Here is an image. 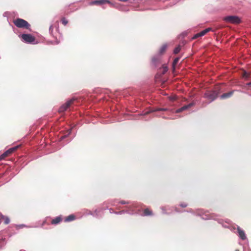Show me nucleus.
Here are the masks:
<instances>
[{
    "label": "nucleus",
    "mask_w": 251,
    "mask_h": 251,
    "mask_svg": "<svg viewBox=\"0 0 251 251\" xmlns=\"http://www.w3.org/2000/svg\"><path fill=\"white\" fill-rule=\"evenodd\" d=\"M106 3H109V1L107 0H97L91 2L90 5H102Z\"/></svg>",
    "instance_id": "6e6552de"
},
{
    "label": "nucleus",
    "mask_w": 251,
    "mask_h": 251,
    "mask_svg": "<svg viewBox=\"0 0 251 251\" xmlns=\"http://www.w3.org/2000/svg\"><path fill=\"white\" fill-rule=\"evenodd\" d=\"M62 221V218L61 216H58L54 219H52L51 221V224L52 225H56Z\"/></svg>",
    "instance_id": "9b49d317"
},
{
    "label": "nucleus",
    "mask_w": 251,
    "mask_h": 251,
    "mask_svg": "<svg viewBox=\"0 0 251 251\" xmlns=\"http://www.w3.org/2000/svg\"><path fill=\"white\" fill-rule=\"evenodd\" d=\"M75 218V215L72 214L70 215L69 216L66 217L65 219V222H69L72 221H74Z\"/></svg>",
    "instance_id": "ddd939ff"
},
{
    "label": "nucleus",
    "mask_w": 251,
    "mask_h": 251,
    "mask_svg": "<svg viewBox=\"0 0 251 251\" xmlns=\"http://www.w3.org/2000/svg\"><path fill=\"white\" fill-rule=\"evenodd\" d=\"M10 222V220L8 218H6L4 220V224H8Z\"/></svg>",
    "instance_id": "5701e85b"
},
{
    "label": "nucleus",
    "mask_w": 251,
    "mask_h": 251,
    "mask_svg": "<svg viewBox=\"0 0 251 251\" xmlns=\"http://www.w3.org/2000/svg\"><path fill=\"white\" fill-rule=\"evenodd\" d=\"M167 48V45L166 44L163 45L161 47V48H160V49L159 50V53L160 54H162L164 53L165 52Z\"/></svg>",
    "instance_id": "4468645a"
},
{
    "label": "nucleus",
    "mask_w": 251,
    "mask_h": 251,
    "mask_svg": "<svg viewBox=\"0 0 251 251\" xmlns=\"http://www.w3.org/2000/svg\"><path fill=\"white\" fill-rule=\"evenodd\" d=\"M233 94V91H230L228 93H224L221 96L222 99H225L230 97Z\"/></svg>",
    "instance_id": "f8f14e48"
},
{
    "label": "nucleus",
    "mask_w": 251,
    "mask_h": 251,
    "mask_svg": "<svg viewBox=\"0 0 251 251\" xmlns=\"http://www.w3.org/2000/svg\"><path fill=\"white\" fill-rule=\"evenodd\" d=\"M176 99V96H173L170 97V100L172 101H175Z\"/></svg>",
    "instance_id": "4be33fe9"
},
{
    "label": "nucleus",
    "mask_w": 251,
    "mask_h": 251,
    "mask_svg": "<svg viewBox=\"0 0 251 251\" xmlns=\"http://www.w3.org/2000/svg\"><path fill=\"white\" fill-rule=\"evenodd\" d=\"M120 203H121V204H125V203H126V201H121L120 202Z\"/></svg>",
    "instance_id": "bb28decb"
},
{
    "label": "nucleus",
    "mask_w": 251,
    "mask_h": 251,
    "mask_svg": "<svg viewBox=\"0 0 251 251\" xmlns=\"http://www.w3.org/2000/svg\"><path fill=\"white\" fill-rule=\"evenodd\" d=\"M21 37L24 41L27 43H33L35 40V38L30 34H23Z\"/></svg>",
    "instance_id": "20e7f679"
},
{
    "label": "nucleus",
    "mask_w": 251,
    "mask_h": 251,
    "mask_svg": "<svg viewBox=\"0 0 251 251\" xmlns=\"http://www.w3.org/2000/svg\"><path fill=\"white\" fill-rule=\"evenodd\" d=\"M179 57H176V58L173 63V65L174 67H175L178 63V61L179 60Z\"/></svg>",
    "instance_id": "a211bd4d"
},
{
    "label": "nucleus",
    "mask_w": 251,
    "mask_h": 251,
    "mask_svg": "<svg viewBox=\"0 0 251 251\" xmlns=\"http://www.w3.org/2000/svg\"><path fill=\"white\" fill-rule=\"evenodd\" d=\"M187 204L186 203L183 202L180 204V206L182 207H186L187 206Z\"/></svg>",
    "instance_id": "412c9836"
},
{
    "label": "nucleus",
    "mask_w": 251,
    "mask_h": 251,
    "mask_svg": "<svg viewBox=\"0 0 251 251\" xmlns=\"http://www.w3.org/2000/svg\"><path fill=\"white\" fill-rule=\"evenodd\" d=\"M24 226V225H18V226L17 225V226H16V228L17 229H20L21 228L23 227Z\"/></svg>",
    "instance_id": "b1692460"
},
{
    "label": "nucleus",
    "mask_w": 251,
    "mask_h": 251,
    "mask_svg": "<svg viewBox=\"0 0 251 251\" xmlns=\"http://www.w3.org/2000/svg\"><path fill=\"white\" fill-rule=\"evenodd\" d=\"M143 213L145 216H151L152 215V211L150 210L149 208L144 209Z\"/></svg>",
    "instance_id": "2eb2a0df"
},
{
    "label": "nucleus",
    "mask_w": 251,
    "mask_h": 251,
    "mask_svg": "<svg viewBox=\"0 0 251 251\" xmlns=\"http://www.w3.org/2000/svg\"><path fill=\"white\" fill-rule=\"evenodd\" d=\"M119 0V1H121L126 2V1H128V0Z\"/></svg>",
    "instance_id": "c85d7f7f"
},
{
    "label": "nucleus",
    "mask_w": 251,
    "mask_h": 251,
    "mask_svg": "<svg viewBox=\"0 0 251 251\" xmlns=\"http://www.w3.org/2000/svg\"><path fill=\"white\" fill-rule=\"evenodd\" d=\"M247 85L249 86H251V82H249V83H248L247 84Z\"/></svg>",
    "instance_id": "cd10ccee"
},
{
    "label": "nucleus",
    "mask_w": 251,
    "mask_h": 251,
    "mask_svg": "<svg viewBox=\"0 0 251 251\" xmlns=\"http://www.w3.org/2000/svg\"><path fill=\"white\" fill-rule=\"evenodd\" d=\"M237 231L239 234V236L242 240H245L246 238V236L245 232L239 227L237 228Z\"/></svg>",
    "instance_id": "9d476101"
},
{
    "label": "nucleus",
    "mask_w": 251,
    "mask_h": 251,
    "mask_svg": "<svg viewBox=\"0 0 251 251\" xmlns=\"http://www.w3.org/2000/svg\"><path fill=\"white\" fill-rule=\"evenodd\" d=\"M194 103L192 102L188 105H184V106H182V107L177 109L176 110V113H179L184 110H185L188 109L189 108L191 107L193 105H194Z\"/></svg>",
    "instance_id": "1a4fd4ad"
},
{
    "label": "nucleus",
    "mask_w": 251,
    "mask_h": 251,
    "mask_svg": "<svg viewBox=\"0 0 251 251\" xmlns=\"http://www.w3.org/2000/svg\"><path fill=\"white\" fill-rule=\"evenodd\" d=\"M14 25L18 28H23L27 29H29L30 25L25 20L18 18L13 21Z\"/></svg>",
    "instance_id": "f257e3e1"
},
{
    "label": "nucleus",
    "mask_w": 251,
    "mask_h": 251,
    "mask_svg": "<svg viewBox=\"0 0 251 251\" xmlns=\"http://www.w3.org/2000/svg\"><path fill=\"white\" fill-rule=\"evenodd\" d=\"M61 22H62V24H63L64 25H66L68 23L67 20H66V18L64 17L61 19Z\"/></svg>",
    "instance_id": "f3484780"
},
{
    "label": "nucleus",
    "mask_w": 251,
    "mask_h": 251,
    "mask_svg": "<svg viewBox=\"0 0 251 251\" xmlns=\"http://www.w3.org/2000/svg\"><path fill=\"white\" fill-rule=\"evenodd\" d=\"M75 100V99H72L69 100L67 101L64 104L62 105L59 109L58 112L59 113L63 112L66 111L74 102Z\"/></svg>",
    "instance_id": "39448f33"
},
{
    "label": "nucleus",
    "mask_w": 251,
    "mask_h": 251,
    "mask_svg": "<svg viewBox=\"0 0 251 251\" xmlns=\"http://www.w3.org/2000/svg\"><path fill=\"white\" fill-rule=\"evenodd\" d=\"M181 50V47L180 46H178L177 47H176L174 50V53L175 54H177L178 52H179V51H180Z\"/></svg>",
    "instance_id": "dca6fc26"
},
{
    "label": "nucleus",
    "mask_w": 251,
    "mask_h": 251,
    "mask_svg": "<svg viewBox=\"0 0 251 251\" xmlns=\"http://www.w3.org/2000/svg\"><path fill=\"white\" fill-rule=\"evenodd\" d=\"M224 20L227 23L233 24H238L241 23L240 19L236 16H226L224 18Z\"/></svg>",
    "instance_id": "7ed1b4c3"
},
{
    "label": "nucleus",
    "mask_w": 251,
    "mask_h": 251,
    "mask_svg": "<svg viewBox=\"0 0 251 251\" xmlns=\"http://www.w3.org/2000/svg\"><path fill=\"white\" fill-rule=\"evenodd\" d=\"M52 30H53V26L52 25H50V32L52 33Z\"/></svg>",
    "instance_id": "393cba45"
},
{
    "label": "nucleus",
    "mask_w": 251,
    "mask_h": 251,
    "mask_svg": "<svg viewBox=\"0 0 251 251\" xmlns=\"http://www.w3.org/2000/svg\"><path fill=\"white\" fill-rule=\"evenodd\" d=\"M167 71H168L167 67H166V66L163 67L162 74H165L167 72Z\"/></svg>",
    "instance_id": "6ab92c4d"
},
{
    "label": "nucleus",
    "mask_w": 251,
    "mask_h": 251,
    "mask_svg": "<svg viewBox=\"0 0 251 251\" xmlns=\"http://www.w3.org/2000/svg\"><path fill=\"white\" fill-rule=\"evenodd\" d=\"M211 30V28H207L201 31L200 32L198 33H197L196 34H195L193 37L192 38L193 39H197L198 38V37H201V36H202L203 35H204L206 33H207L208 32H209V31H210Z\"/></svg>",
    "instance_id": "0eeeda50"
},
{
    "label": "nucleus",
    "mask_w": 251,
    "mask_h": 251,
    "mask_svg": "<svg viewBox=\"0 0 251 251\" xmlns=\"http://www.w3.org/2000/svg\"><path fill=\"white\" fill-rule=\"evenodd\" d=\"M18 148V146H16L13 148H11L6 151H5L4 153L0 155V160H2L5 159L6 157L9 156L12 153L15 151Z\"/></svg>",
    "instance_id": "423d86ee"
},
{
    "label": "nucleus",
    "mask_w": 251,
    "mask_h": 251,
    "mask_svg": "<svg viewBox=\"0 0 251 251\" xmlns=\"http://www.w3.org/2000/svg\"><path fill=\"white\" fill-rule=\"evenodd\" d=\"M250 75L246 72H244L243 75V77L248 78L249 77Z\"/></svg>",
    "instance_id": "aec40b11"
},
{
    "label": "nucleus",
    "mask_w": 251,
    "mask_h": 251,
    "mask_svg": "<svg viewBox=\"0 0 251 251\" xmlns=\"http://www.w3.org/2000/svg\"><path fill=\"white\" fill-rule=\"evenodd\" d=\"M218 95L216 91H207L204 94V97L211 102L215 100Z\"/></svg>",
    "instance_id": "f03ea898"
},
{
    "label": "nucleus",
    "mask_w": 251,
    "mask_h": 251,
    "mask_svg": "<svg viewBox=\"0 0 251 251\" xmlns=\"http://www.w3.org/2000/svg\"><path fill=\"white\" fill-rule=\"evenodd\" d=\"M235 251H239V250L238 249H236Z\"/></svg>",
    "instance_id": "c756f323"
},
{
    "label": "nucleus",
    "mask_w": 251,
    "mask_h": 251,
    "mask_svg": "<svg viewBox=\"0 0 251 251\" xmlns=\"http://www.w3.org/2000/svg\"><path fill=\"white\" fill-rule=\"evenodd\" d=\"M164 110H166V109L159 108V109H156L155 111H164Z\"/></svg>",
    "instance_id": "a878e982"
}]
</instances>
